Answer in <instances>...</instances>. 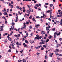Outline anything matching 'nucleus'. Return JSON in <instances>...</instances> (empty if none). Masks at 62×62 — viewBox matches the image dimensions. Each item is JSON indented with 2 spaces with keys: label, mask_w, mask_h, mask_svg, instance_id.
<instances>
[{
  "label": "nucleus",
  "mask_w": 62,
  "mask_h": 62,
  "mask_svg": "<svg viewBox=\"0 0 62 62\" xmlns=\"http://www.w3.org/2000/svg\"><path fill=\"white\" fill-rule=\"evenodd\" d=\"M16 8L17 9H19L20 8V6H17L16 7Z\"/></svg>",
  "instance_id": "4468645a"
},
{
  "label": "nucleus",
  "mask_w": 62,
  "mask_h": 62,
  "mask_svg": "<svg viewBox=\"0 0 62 62\" xmlns=\"http://www.w3.org/2000/svg\"><path fill=\"white\" fill-rule=\"evenodd\" d=\"M43 47L45 48H47V46H46L45 45H43Z\"/></svg>",
  "instance_id": "9b49d317"
},
{
  "label": "nucleus",
  "mask_w": 62,
  "mask_h": 62,
  "mask_svg": "<svg viewBox=\"0 0 62 62\" xmlns=\"http://www.w3.org/2000/svg\"><path fill=\"white\" fill-rule=\"evenodd\" d=\"M35 48L36 49H39V48H38V47H37V46H36Z\"/></svg>",
  "instance_id": "4d7b16f0"
},
{
  "label": "nucleus",
  "mask_w": 62,
  "mask_h": 62,
  "mask_svg": "<svg viewBox=\"0 0 62 62\" xmlns=\"http://www.w3.org/2000/svg\"><path fill=\"white\" fill-rule=\"evenodd\" d=\"M49 28H48V27H46V30H47V31H49V30L50 31V30H49Z\"/></svg>",
  "instance_id": "ddd939ff"
},
{
  "label": "nucleus",
  "mask_w": 62,
  "mask_h": 62,
  "mask_svg": "<svg viewBox=\"0 0 62 62\" xmlns=\"http://www.w3.org/2000/svg\"><path fill=\"white\" fill-rule=\"evenodd\" d=\"M26 36L27 37H28V32H27L26 33Z\"/></svg>",
  "instance_id": "72a5a7b5"
},
{
  "label": "nucleus",
  "mask_w": 62,
  "mask_h": 62,
  "mask_svg": "<svg viewBox=\"0 0 62 62\" xmlns=\"http://www.w3.org/2000/svg\"><path fill=\"white\" fill-rule=\"evenodd\" d=\"M22 60H18V62H22Z\"/></svg>",
  "instance_id": "a18cd8bd"
},
{
  "label": "nucleus",
  "mask_w": 62,
  "mask_h": 62,
  "mask_svg": "<svg viewBox=\"0 0 62 62\" xmlns=\"http://www.w3.org/2000/svg\"><path fill=\"white\" fill-rule=\"evenodd\" d=\"M60 33L59 32L58 34L57 35V36H59V35H60Z\"/></svg>",
  "instance_id": "680f3d73"
},
{
  "label": "nucleus",
  "mask_w": 62,
  "mask_h": 62,
  "mask_svg": "<svg viewBox=\"0 0 62 62\" xmlns=\"http://www.w3.org/2000/svg\"><path fill=\"white\" fill-rule=\"evenodd\" d=\"M48 20H49V21H51V19L49 18H48Z\"/></svg>",
  "instance_id": "e2e57ef3"
},
{
  "label": "nucleus",
  "mask_w": 62,
  "mask_h": 62,
  "mask_svg": "<svg viewBox=\"0 0 62 62\" xmlns=\"http://www.w3.org/2000/svg\"><path fill=\"white\" fill-rule=\"evenodd\" d=\"M3 29V26H0V29Z\"/></svg>",
  "instance_id": "a19ab883"
},
{
  "label": "nucleus",
  "mask_w": 62,
  "mask_h": 62,
  "mask_svg": "<svg viewBox=\"0 0 62 62\" xmlns=\"http://www.w3.org/2000/svg\"><path fill=\"white\" fill-rule=\"evenodd\" d=\"M2 13L0 11V16L2 15Z\"/></svg>",
  "instance_id": "de8ad7c7"
},
{
  "label": "nucleus",
  "mask_w": 62,
  "mask_h": 62,
  "mask_svg": "<svg viewBox=\"0 0 62 62\" xmlns=\"http://www.w3.org/2000/svg\"><path fill=\"white\" fill-rule=\"evenodd\" d=\"M49 41V39H47L46 40V42H48Z\"/></svg>",
  "instance_id": "7c9ffc66"
},
{
  "label": "nucleus",
  "mask_w": 62,
  "mask_h": 62,
  "mask_svg": "<svg viewBox=\"0 0 62 62\" xmlns=\"http://www.w3.org/2000/svg\"><path fill=\"white\" fill-rule=\"evenodd\" d=\"M24 55V54H23L22 53L21 54V56H23Z\"/></svg>",
  "instance_id": "2f4dec72"
},
{
  "label": "nucleus",
  "mask_w": 62,
  "mask_h": 62,
  "mask_svg": "<svg viewBox=\"0 0 62 62\" xmlns=\"http://www.w3.org/2000/svg\"><path fill=\"white\" fill-rule=\"evenodd\" d=\"M18 45H21V43L19 42L18 43Z\"/></svg>",
  "instance_id": "49530a36"
},
{
  "label": "nucleus",
  "mask_w": 62,
  "mask_h": 62,
  "mask_svg": "<svg viewBox=\"0 0 62 62\" xmlns=\"http://www.w3.org/2000/svg\"><path fill=\"white\" fill-rule=\"evenodd\" d=\"M12 26H13V25H14L15 24V23L14 22L12 23L11 24Z\"/></svg>",
  "instance_id": "a211bd4d"
},
{
  "label": "nucleus",
  "mask_w": 62,
  "mask_h": 62,
  "mask_svg": "<svg viewBox=\"0 0 62 62\" xmlns=\"http://www.w3.org/2000/svg\"><path fill=\"white\" fill-rule=\"evenodd\" d=\"M58 34V33L57 32V31H56L55 32V33H54V36L55 38L56 37V35Z\"/></svg>",
  "instance_id": "f03ea898"
},
{
  "label": "nucleus",
  "mask_w": 62,
  "mask_h": 62,
  "mask_svg": "<svg viewBox=\"0 0 62 62\" xmlns=\"http://www.w3.org/2000/svg\"><path fill=\"white\" fill-rule=\"evenodd\" d=\"M22 9L23 10L24 9H25V7H23L22 8Z\"/></svg>",
  "instance_id": "864d4df0"
},
{
  "label": "nucleus",
  "mask_w": 62,
  "mask_h": 62,
  "mask_svg": "<svg viewBox=\"0 0 62 62\" xmlns=\"http://www.w3.org/2000/svg\"><path fill=\"white\" fill-rule=\"evenodd\" d=\"M30 42L31 43H34V41L33 40H32V41H30Z\"/></svg>",
  "instance_id": "9d476101"
},
{
  "label": "nucleus",
  "mask_w": 62,
  "mask_h": 62,
  "mask_svg": "<svg viewBox=\"0 0 62 62\" xmlns=\"http://www.w3.org/2000/svg\"><path fill=\"white\" fill-rule=\"evenodd\" d=\"M41 33L42 35H44V34H45V33L44 31H42L41 32Z\"/></svg>",
  "instance_id": "1a4fd4ad"
},
{
  "label": "nucleus",
  "mask_w": 62,
  "mask_h": 62,
  "mask_svg": "<svg viewBox=\"0 0 62 62\" xmlns=\"http://www.w3.org/2000/svg\"><path fill=\"white\" fill-rule=\"evenodd\" d=\"M29 28L30 29H31V28H32V27L31 26H30Z\"/></svg>",
  "instance_id": "603ef678"
},
{
  "label": "nucleus",
  "mask_w": 62,
  "mask_h": 62,
  "mask_svg": "<svg viewBox=\"0 0 62 62\" xmlns=\"http://www.w3.org/2000/svg\"><path fill=\"white\" fill-rule=\"evenodd\" d=\"M24 47H26V48H28V46H27V45H26V44L24 46Z\"/></svg>",
  "instance_id": "6ab92c4d"
},
{
  "label": "nucleus",
  "mask_w": 62,
  "mask_h": 62,
  "mask_svg": "<svg viewBox=\"0 0 62 62\" xmlns=\"http://www.w3.org/2000/svg\"><path fill=\"white\" fill-rule=\"evenodd\" d=\"M60 23H62V19H61V21L60 22Z\"/></svg>",
  "instance_id": "774afa93"
},
{
  "label": "nucleus",
  "mask_w": 62,
  "mask_h": 62,
  "mask_svg": "<svg viewBox=\"0 0 62 62\" xmlns=\"http://www.w3.org/2000/svg\"><path fill=\"white\" fill-rule=\"evenodd\" d=\"M41 14H43V16H44V15H45V14H44V12L43 13L41 12Z\"/></svg>",
  "instance_id": "c03bdc74"
},
{
  "label": "nucleus",
  "mask_w": 62,
  "mask_h": 62,
  "mask_svg": "<svg viewBox=\"0 0 62 62\" xmlns=\"http://www.w3.org/2000/svg\"><path fill=\"white\" fill-rule=\"evenodd\" d=\"M52 31H54L55 30V28H54L52 29Z\"/></svg>",
  "instance_id": "a878e982"
},
{
  "label": "nucleus",
  "mask_w": 62,
  "mask_h": 62,
  "mask_svg": "<svg viewBox=\"0 0 62 62\" xmlns=\"http://www.w3.org/2000/svg\"><path fill=\"white\" fill-rule=\"evenodd\" d=\"M32 20H33V21H35V18L33 17L32 18Z\"/></svg>",
  "instance_id": "8fccbe9b"
},
{
  "label": "nucleus",
  "mask_w": 62,
  "mask_h": 62,
  "mask_svg": "<svg viewBox=\"0 0 62 62\" xmlns=\"http://www.w3.org/2000/svg\"><path fill=\"white\" fill-rule=\"evenodd\" d=\"M15 45V43H12V46H14Z\"/></svg>",
  "instance_id": "338daca9"
},
{
  "label": "nucleus",
  "mask_w": 62,
  "mask_h": 62,
  "mask_svg": "<svg viewBox=\"0 0 62 62\" xmlns=\"http://www.w3.org/2000/svg\"><path fill=\"white\" fill-rule=\"evenodd\" d=\"M32 16V15H31L29 17L30 19H31L32 18V16Z\"/></svg>",
  "instance_id": "dca6fc26"
},
{
  "label": "nucleus",
  "mask_w": 62,
  "mask_h": 62,
  "mask_svg": "<svg viewBox=\"0 0 62 62\" xmlns=\"http://www.w3.org/2000/svg\"><path fill=\"white\" fill-rule=\"evenodd\" d=\"M30 35L31 36H32L33 35V33H31V34Z\"/></svg>",
  "instance_id": "6e6d98bb"
},
{
  "label": "nucleus",
  "mask_w": 62,
  "mask_h": 62,
  "mask_svg": "<svg viewBox=\"0 0 62 62\" xmlns=\"http://www.w3.org/2000/svg\"><path fill=\"white\" fill-rule=\"evenodd\" d=\"M23 26H24V27L25 29L26 28V25H23Z\"/></svg>",
  "instance_id": "c9c22d12"
},
{
  "label": "nucleus",
  "mask_w": 62,
  "mask_h": 62,
  "mask_svg": "<svg viewBox=\"0 0 62 62\" xmlns=\"http://www.w3.org/2000/svg\"><path fill=\"white\" fill-rule=\"evenodd\" d=\"M48 38L49 39H51L52 38V36L51 35L49 36L48 37Z\"/></svg>",
  "instance_id": "f8f14e48"
},
{
  "label": "nucleus",
  "mask_w": 62,
  "mask_h": 62,
  "mask_svg": "<svg viewBox=\"0 0 62 62\" xmlns=\"http://www.w3.org/2000/svg\"><path fill=\"white\" fill-rule=\"evenodd\" d=\"M59 40H60V41H61L62 40V39L61 38H60L59 39Z\"/></svg>",
  "instance_id": "69168bd1"
},
{
  "label": "nucleus",
  "mask_w": 62,
  "mask_h": 62,
  "mask_svg": "<svg viewBox=\"0 0 62 62\" xmlns=\"http://www.w3.org/2000/svg\"><path fill=\"white\" fill-rule=\"evenodd\" d=\"M38 48L39 49V48H40V46H38Z\"/></svg>",
  "instance_id": "bf43d9fd"
},
{
  "label": "nucleus",
  "mask_w": 62,
  "mask_h": 62,
  "mask_svg": "<svg viewBox=\"0 0 62 62\" xmlns=\"http://www.w3.org/2000/svg\"><path fill=\"white\" fill-rule=\"evenodd\" d=\"M29 10L31 11V12H33V9L31 8L29 9Z\"/></svg>",
  "instance_id": "f3484780"
},
{
  "label": "nucleus",
  "mask_w": 62,
  "mask_h": 62,
  "mask_svg": "<svg viewBox=\"0 0 62 62\" xmlns=\"http://www.w3.org/2000/svg\"><path fill=\"white\" fill-rule=\"evenodd\" d=\"M8 39L9 40V41H11L12 39L11 38L9 37L8 38Z\"/></svg>",
  "instance_id": "0eeeda50"
},
{
  "label": "nucleus",
  "mask_w": 62,
  "mask_h": 62,
  "mask_svg": "<svg viewBox=\"0 0 62 62\" xmlns=\"http://www.w3.org/2000/svg\"><path fill=\"white\" fill-rule=\"evenodd\" d=\"M37 37H35V38L34 39V40H36V39H40L41 38H42V37L40 36V37H39V35H36Z\"/></svg>",
  "instance_id": "f257e3e1"
},
{
  "label": "nucleus",
  "mask_w": 62,
  "mask_h": 62,
  "mask_svg": "<svg viewBox=\"0 0 62 62\" xmlns=\"http://www.w3.org/2000/svg\"><path fill=\"white\" fill-rule=\"evenodd\" d=\"M56 51L58 52H59V50L58 49H56Z\"/></svg>",
  "instance_id": "37998d69"
},
{
  "label": "nucleus",
  "mask_w": 62,
  "mask_h": 62,
  "mask_svg": "<svg viewBox=\"0 0 62 62\" xmlns=\"http://www.w3.org/2000/svg\"><path fill=\"white\" fill-rule=\"evenodd\" d=\"M34 8H35V9H37L38 8L37 7H36V6H34Z\"/></svg>",
  "instance_id": "4c0bfd02"
},
{
  "label": "nucleus",
  "mask_w": 62,
  "mask_h": 62,
  "mask_svg": "<svg viewBox=\"0 0 62 62\" xmlns=\"http://www.w3.org/2000/svg\"><path fill=\"white\" fill-rule=\"evenodd\" d=\"M16 20H18V16H17L16 17Z\"/></svg>",
  "instance_id": "79ce46f5"
},
{
  "label": "nucleus",
  "mask_w": 62,
  "mask_h": 62,
  "mask_svg": "<svg viewBox=\"0 0 62 62\" xmlns=\"http://www.w3.org/2000/svg\"><path fill=\"white\" fill-rule=\"evenodd\" d=\"M50 12V10H48L47 11H46V12L47 13H49Z\"/></svg>",
  "instance_id": "2eb2a0df"
},
{
  "label": "nucleus",
  "mask_w": 62,
  "mask_h": 62,
  "mask_svg": "<svg viewBox=\"0 0 62 62\" xmlns=\"http://www.w3.org/2000/svg\"><path fill=\"white\" fill-rule=\"evenodd\" d=\"M21 30H23V29H25L24 28V27H22L21 28Z\"/></svg>",
  "instance_id": "393cba45"
},
{
  "label": "nucleus",
  "mask_w": 62,
  "mask_h": 62,
  "mask_svg": "<svg viewBox=\"0 0 62 62\" xmlns=\"http://www.w3.org/2000/svg\"><path fill=\"white\" fill-rule=\"evenodd\" d=\"M20 36H21V35H20V34H17V38L18 37H20Z\"/></svg>",
  "instance_id": "b1692460"
},
{
  "label": "nucleus",
  "mask_w": 62,
  "mask_h": 62,
  "mask_svg": "<svg viewBox=\"0 0 62 62\" xmlns=\"http://www.w3.org/2000/svg\"><path fill=\"white\" fill-rule=\"evenodd\" d=\"M22 61L23 62H26V60H25L24 59Z\"/></svg>",
  "instance_id": "cd10ccee"
},
{
  "label": "nucleus",
  "mask_w": 62,
  "mask_h": 62,
  "mask_svg": "<svg viewBox=\"0 0 62 62\" xmlns=\"http://www.w3.org/2000/svg\"><path fill=\"white\" fill-rule=\"evenodd\" d=\"M36 18H37L38 19H40V18L39 17V16H36Z\"/></svg>",
  "instance_id": "f704fd0d"
},
{
  "label": "nucleus",
  "mask_w": 62,
  "mask_h": 62,
  "mask_svg": "<svg viewBox=\"0 0 62 62\" xmlns=\"http://www.w3.org/2000/svg\"><path fill=\"white\" fill-rule=\"evenodd\" d=\"M43 17H44V16H42L41 17V19H42V18H43Z\"/></svg>",
  "instance_id": "ea45409f"
},
{
  "label": "nucleus",
  "mask_w": 62,
  "mask_h": 62,
  "mask_svg": "<svg viewBox=\"0 0 62 62\" xmlns=\"http://www.w3.org/2000/svg\"><path fill=\"white\" fill-rule=\"evenodd\" d=\"M27 13L29 14H30V11H29V10H27Z\"/></svg>",
  "instance_id": "6e6552de"
},
{
  "label": "nucleus",
  "mask_w": 62,
  "mask_h": 62,
  "mask_svg": "<svg viewBox=\"0 0 62 62\" xmlns=\"http://www.w3.org/2000/svg\"><path fill=\"white\" fill-rule=\"evenodd\" d=\"M26 24L27 25L28 24H29V23L28 22H27L26 23Z\"/></svg>",
  "instance_id": "473e14b6"
},
{
  "label": "nucleus",
  "mask_w": 62,
  "mask_h": 62,
  "mask_svg": "<svg viewBox=\"0 0 62 62\" xmlns=\"http://www.w3.org/2000/svg\"><path fill=\"white\" fill-rule=\"evenodd\" d=\"M8 52H9L10 53V52H11V50L10 49H9L8 51Z\"/></svg>",
  "instance_id": "5701e85b"
},
{
  "label": "nucleus",
  "mask_w": 62,
  "mask_h": 62,
  "mask_svg": "<svg viewBox=\"0 0 62 62\" xmlns=\"http://www.w3.org/2000/svg\"><path fill=\"white\" fill-rule=\"evenodd\" d=\"M40 20L41 21V23H42V22H43V20H42V19H40Z\"/></svg>",
  "instance_id": "bb28decb"
},
{
  "label": "nucleus",
  "mask_w": 62,
  "mask_h": 62,
  "mask_svg": "<svg viewBox=\"0 0 62 62\" xmlns=\"http://www.w3.org/2000/svg\"><path fill=\"white\" fill-rule=\"evenodd\" d=\"M11 27L12 30H13V29H14V26H12Z\"/></svg>",
  "instance_id": "aec40b11"
},
{
  "label": "nucleus",
  "mask_w": 62,
  "mask_h": 62,
  "mask_svg": "<svg viewBox=\"0 0 62 62\" xmlns=\"http://www.w3.org/2000/svg\"><path fill=\"white\" fill-rule=\"evenodd\" d=\"M41 41H42V42L43 44H44L45 43V41L43 40V39L41 40Z\"/></svg>",
  "instance_id": "7ed1b4c3"
},
{
  "label": "nucleus",
  "mask_w": 62,
  "mask_h": 62,
  "mask_svg": "<svg viewBox=\"0 0 62 62\" xmlns=\"http://www.w3.org/2000/svg\"><path fill=\"white\" fill-rule=\"evenodd\" d=\"M44 7L46 8H47L48 6H46L45 5H44Z\"/></svg>",
  "instance_id": "3c124183"
},
{
  "label": "nucleus",
  "mask_w": 62,
  "mask_h": 62,
  "mask_svg": "<svg viewBox=\"0 0 62 62\" xmlns=\"http://www.w3.org/2000/svg\"><path fill=\"white\" fill-rule=\"evenodd\" d=\"M40 54V53H38V52H37L36 53V54L37 55H39Z\"/></svg>",
  "instance_id": "4be33fe9"
},
{
  "label": "nucleus",
  "mask_w": 62,
  "mask_h": 62,
  "mask_svg": "<svg viewBox=\"0 0 62 62\" xmlns=\"http://www.w3.org/2000/svg\"><path fill=\"white\" fill-rule=\"evenodd\" d=\"M19 9H20V10H21V11H22L23 10V9H22V8H21L20 7V8Z\"/></svg>",
  "instance_id": "58836bf2"
},
{
  "label": "nucleus",
  "mask_w": 62,
  "mask_h": 62,
  "mask_svg": "<svg viewBox=\"0 0 62 62\" xmlns=\"http://www.w3.org/2000/svg\"><path fill=\"white\" fill-rule=\"evenodd\" d=\"M49 6L50 7H53V5L52 4H50L49 5Z\"/></svg>",
  "instance_id": "c85d7f7f"
},
{
  "label": "nucleus",
  "mask_w": 62,
  "mask_h": 62,
  "mask_svg": "<svg viewBox=\"0 0 62 62\" xmlns=\"http://www.w3.org/2000/svg\"><path fill=\"white\" fill-rule=\"evenodd\" d=\"M25 42L27 44V43H28V41L27 40H26L25 41Z\"/></svg>",
  "instance_id": "e433bc0d"
},
{
  "label": "nucleus",
  "mask_w": 62,
  "mask_h": 62,
  "mask_svg": "<svg viewBox=\"0 0 62 62\" xmlns=\"http://www.w3.org/2000/svg\"><path fill=\"white\" fill-rule=\"evenodd\" d=\"M45 5H49L48 3H45Z\"/></svg>",
  "instance_id": "052dcab7"
},
{
  "label": "nucleus",
  "mask_w": 62,
  "mask_h": 62,
  "mask_svg": "<svg viewBox=\"0 0 62 62\" xmlns=\"http://www.w3.org/2000/svg\"><path fill=\"white\" fill-rule=\"evenodd\" d=\"M35 6L36 7L37 6V7H39V4H36L35 5Z\"/></svg>",
  "instance_id": "412c9836"
},
{
  "label": "nucleus",
  "mask_w": 62,
  "mask_h": 62,
  "mask_svg": "<svg viewBox=\"0 0 62 62\" xmlns=\"http://www.w3.org/2000/svg\"><path fill=\"white\" fill-rule=\"evenodd\" d=\"M45 58L46 59H48V56H47V55H46L45 56Z\"/></svg>",
  "instance_id": "423d86ee"
},
{
  "label": "nucleus",
  "mask_w": 62,
  "mask_h": 62,
  "mask_svg": "<svg viewBox=\"0 0 62 62\" xmlns=\"http://www.w3.org/2000/svg\"><path fill=\"white\" fill-rule=\"evenodd\" d=\"M19 39V38L18 37L16 39V40H19V39Z\"/></svg>",
  "instance_id": "13d9d810"
},
{
  "label": "nucleus",
  "mask_w": 62,
  "mask_h": 62,
  "mask_svg": "<svg viewBox=\"0 0 62 62\" xmlns=\"http://www.w3.org/2000/svg\"><path fill=\"white\" fill-rule=\"evenodd\" d=\"M3 14H4V15H7L8 16V14H7V13L6 12H4L3 13Z\"/></svg>",
  "instance_id": "39448f33"
},
{
  "label": "nucleus",
  "mask_w": 62,
  "mask_h": 62,
  "mask_svg": "<svg viewBox=\"0 0 62 62\" xmlns=\"http://www.w3.org/2000/svg\"><path fill=\"white\" fill-rule=\"evenodd\" d=\"M11 7L12 8H13V6L12 5H11Z\"/></svg>",
  "instance_id": "0e129e2a"
},
{
  "label": "nucleus",
  "mask_w": 62,
  "mask_h": 62,
  "mask_svg": "<svg viewBox=\"0 0 62 62\" xmlns=\"http://www.w3.org/2000/svg\"><path fill=\"white\" fill-rule=\"evenodd\" d=\"M52 10H51L50 11V14H52Z\"/></svg>",
  "instance_id": "09e8293b"
},
{
  "label": "nucleus",
  "mask_w": 62,
  "mask_h": 62,
  "mask_svg": "<svg viewBox=\"0 0 62 62\" xmlns=\"http://www.w3.org/2000/svg\"><path fill=\"white\" fill-rule=\"evenodd\" d=\"M54 54V53H51L49 55V56L51 57H52V55Z\"/></svg>",
  "instance_id": "20e7f679"
},
{
  "label": "nucleus",
  "mask_w": 62,
  "mask_h": 62,
  "mask_svg": "<svg viewBox=\"0 0 62 62\" xmlns=\"http://www.w3.org/2000/svg\"><path fill=\"white\" fill-rule=\"evenodd\" d=\"M57 59H58V60H60V61H61V59H60V58H58V57L57 58Z\"/></svg>",
  "instance_id": "c756f323"
},
{
  "label": "nucleus",
  "mask_w": 62,
  "mask_h": 62,
  "mask_svg": "<svg viewBox=\"0 0 62 62\" xmlns=\"http://www.w3.org/2000/svg\"><path fill=\"white\" fill-rule=\"evenodd\" d=\"M44 49V48L43 47H42L41 48V50H43Z\"/></svg>",
  "instance_id": "5fc2aeb1"
}]
</instances>
